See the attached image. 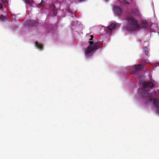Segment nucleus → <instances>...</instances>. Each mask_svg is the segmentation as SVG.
<instances>
[{
  "label": "nucleus",
  "instance_id": "ddd939ff",
  "mask_svg": "<svg viewBox=\"0 0 159 159\" xmlns=\"http://www.w3.org/2000/svg\"><path fill=\"white\" fill-rule=\"evenodd\" d=\"M25 3L27 4H29L30 6H32L33 3L34 2L33 1L30 0H25Z\"/></svg>",
  "mask_w": 159,
  "mask_h": 159
},
{
  "label": "nucleus",
  "instance_id": "412c9836",
  "mask_svg": "<svg viewBox=\"0 0 159 159\" xmlns=\"http://www.w3.org/2000/svg\"><path fill=\"white\" fill-rule=\"evenodd\" d=\"M80 2L84 1V0H78Z\"/></svg>",
  "mask_w": 159,
  "mask_h": 159
},
{
  "label": "nucleus",
  "instance_id": "4468645a",
  "mask_svg": "<svg viewBox=\"0 0 159 159\" xmlns=\"http://www.w3.org/2000/svg\"><path fill=\"white\" fill-rule=\"evenodd\" d=\"M2 3H0V9H3V4L4 3L3 0H2Z\"/></svg>",
  "mask_w": 159,
  "mask_h": 159
},
{
  "label": "nucleus",
  "instance_id": "7ed1b4c3",
  "mask_svg": "<svg viewBox=\"0 0 159 159\" xmlns=\"http://www.w3.org/2000/svg\"><path fill=\"white\" fill-rule=\"evenodd\" d=\"M89 42L90 45L86 49L85 54L86 55H90L93 51L96 50L101 47V44H98L96 43L93 44V42L92 41H89Z\"/></svg>",
  "mask_w": 159,
  "mask_h": 159
},
{
  "label": "nucleus",
  "instance_id": "5701e85b",
  "mask_svg": "<svg viewBox=\"0 0 159 159\" xmlns=\"http://www.w3.org/2000/svg\"><path fill=\"white\" fill-rule=\"evenodd\" d=\"M152 98H150V100L151 101H152Z\"/></svg>",
  "mask_w": 159,
  "mask_h": 159
},
{
  "label": "nucleus",
  "instance_id": "39448f33",
  "mask_svg": "<svg viewBox=\"0 0 159 159\" xmlns=\"http://www.w3.org/2000/svg\"><path fill=\"white\" fill-rule=\"evenodd\" d=\"M37 23L36 20H28L25 23V25L27 26H33L36 25Z\"/></svg>",
  "mask_w": 159,
  "mask_h": 159
},
{
  "label": "nucleus",
  "instance_id": "6ab92c4d",
  "mask_svg": "<svg viewBox=\"0 0 159 159\" xmlns=\"http://www.w3.org/2000/svg\"><path fill=\"white\" fill-rule=\"evenodd\" d=\"M147 52H146V53H145L147 56L149 57V56L148 54L149 52V50L147 51Z\"/></svg>",
  "mask_w": 159,
  "mask_h": 159
},
{
  "label": "nucleus",
  "instance_id": "f03ea898",
  "mask_svg": "<svg viewBox=\"0 0 159 159\" xmlns=\"http://www.w3.org/2000/svg\"><path fill=\"white\" fill-rule=\"evenodd\" d=\"M142 88L139 91L140 93L143 97H150V93L148 90L145 89L147 88L151 89L154 86V84L150 81H144L142 83Z\"/></svg>",
  "mask_w": 159,
  "mask_h": 159
},
{
  "label": "nucleus",
  "instance_id": "f3484780",
  "mask_svg": "<svg viewBox=\"0 0 159 159\" xmlns=\"http://www.w3.org/2000/svg\"><path fill=\"white\" fill-rule=\"evenodd\" d=\"M120 2L124 4L128 3V2L126 1V0H119Z\"/></svg>",
  "mask_w": 159,
  "mask_h": 159
},
{
  "label": "nucleus",
  "instance_id": "1a4fd4ad",
  "mask_svg": "<svg viewBox=\"0 0 159 159\" xmlns=\"http://www.w3.org/2000/svg\"><path fill=\"white\" fill-rule=\"evenodd\" d=\"M131 13L134 16H138L139 15V10L137 8L132 9L131 10Z\"/></svg>",
  "mask_w": 159,
  "mask_h": 159
},
{
  "label": "nucleus",
  "instance_id": "9b49d317",
  "mask_svg": "<svg viewBox=\"0 0 159 159\" xmlns=\"http://www.w3.org/2000/svg\"><path fill=\"white\" fill-rule=\"evenodd\" d=\"M35 45L38 48L41 50H43V46L42 44L39 43L36 41L35 42Z\"/></svg>",
  "mask_w": 159,
  "mask_h": 159
},
{
  "label": "nucleus",
  "instance_id": "6e6552de",
  "mask_svg": "<svg viewBox=\"0 0 159 159\" xmlns=\"http://www.w3.org/2000/svg\"><path fill=\"white\" fill-rule=\"evenodd\" d=\"M50 8L51 11L53 12V15L56 16L57 13V9L55 5L54 4H52L50 6Z\"/></svg>",
  "mask_w": 159,
  "mask_h": 159
},
{
  "label": "nucleus",
  "instance_id": "9d476101",
  "mask_svg": "<svg viewBox=\"0 0 159 159\" xmlns=\"http://www.w3.org/2000/svg\"><path fill=\"white\" fill-rule=\"evenodd\" d=\"M141 26L144 29H148V28L147 22L145 20H143L142 22Z\"/></svg>",
  "mask_w": 159,
  "mask_h": 159
},
{
  "label": "nucleus",
  "instance_id": "0eeeda50",
  "mask_svg": "<svg viewBox=\"0 0 159 159\" xmlns=\"http://www.w3.org/2000/svg\"><path fill=\"white\" fill-rule=\"evenodd\" d=\"M114 9L116 15L120 16L122 14V9L121 7L118 6H115Z\"/></svg>",
  "mask_w": 159,
  "mask_h": 159
},
{
  "label": "nucleus",
  "instance_id": "f257e3e1",
  "mask_svg": "<svg viewBox=\"0 0 159 159\" xmlns=\"http://www.w3.org/2000/svg\"><path fill=\"white\" fill-rule=\"evenodd\" d=\"M126 21L128 25V29L131 30H138L140 26L137 20L131 15H128L126 17Z\"/></svg>",
  "mask_w": 159,
  "mask_h": 159
},
{
  "label": "nucleus",
  "instance_id": "b1692460",
  "mask_svg": "<svg viewBox=\"0 0 159 159\" xmlns=\"http://www.w3.org/2000/svg\"><path fill=\"white\" fill-rule=\"evenodd\" d=\"M108 0H105L106 1H107Z\"/></svg>",
  "mask_w": 159,
  "mask_h": 159
},
{
  "label": "nucleus",
  "instance_id": "423d86ee",
  "mask_svg": "<svg viewBox=\"0 0 159 159\" xmlns=\"http://www.w3.org/2000/svg\"><path fill=\"white\" fill-rule=\"evenodd\" d=\"M153 103L157 108V112L159 114V99L157 98L154 99L153 100Z\"/></svg>",
  "mask_w": 159,
  "mask_h": 159
},
{
  "label": "nucleus",
  "instance_id": "20e7f679",
  "mask_svg": "<svg viewBox=\"0 0 159 159\" xmlns=\"http://www.w3.org/2000/svg\"><path fill=\"white\" fill-rule=\"evenodd\" d=\"M144 65L141 64L135 66L132 69L131 72L132 73L135 74L142 69L144 67Z\"/></svg>",
  "mask_w": 159,
  "mask_h": 159
},
{
  "label": "nucleus",
  "instance_id": "a211bd4d",
  "mask_svg": "<svg viewBox=\"0 0 159 159\" xmlns=\"http://www.w3.org/2000/svg\"><path fill=\"white\" fill-rule=\"evenodd\" d=\"M44 4V2L43 0H42L41 2L39 4V5L41 6H43Z\"/></svg>",
  "mask_w": 159,
  "mask_h": 159
},
{
  "label": "nucleus",
  "instance_id": "f8f14e48",
  "mask_svg": "<svg viewBox=\"0 0 159 159\" xmlns=\"http://www.w3.org/2000/svg\"><path fill=\"white\" fill-rule=\"evenodd\" d=\"M116 24L112 23L108 27V29L110 30H112L116 27Z\"/></svg>",
  "mask_w": 159,
  "mask_h": 159
},
{
  "label": "nucleus",
  "instance_id": "4be33fe9",
  "mask_svg": "<svg viewBox=\"0 0 159 159\" xmlns=\"http://www.w3.org/2000/svg\"><path fill=\"white\" fill-rule=\"evenodd\" d=\"M153 92L155 94H156V91L155 90H154L153 91Z\"/></svg>",
  "mask_w": 159,
  "mask_h": 159
},
{
  "label": "nucleus",
  "instance_id": "aec40b11",
  "mask_svg": "<svg viewBox=\"0 0 159 159\" xmlns=\"http://www.w3.org/2000/svg\"><path fill=\"white\" fill-rule=\"evenodd\" d=\"M90 37H91V38L89 39V40H92L93 38V35H91Z\"/></svg>",
  "mask_w": 159,
  "mask_h": 159
},
{
  "label": "nucleus",
  "instance_id": "2eb2a0df",
  "mask_svg": "<svg viewBox=\"0 0 159 159\" xmlns=\"http://www.w3.org/2000/svg\"><path fill=\"white\" fill-rule=\"evenodd\" d=\"M143 48L145 53H146V52H147V51L149 50V49L147 47H144Z\"/></svg>",
  "mask_w": 159,
  "mask_h": 159
},
{
  "label": "nucleus",
  "instance_id": "dca6fc26",
  "mask_svg": "<svg viewBox=\"0 0 159 159\" xmlns=\"http://www.w3.org/2000/svg\"><path fill=\"white\" fill-rule=\"evenodd\" d=\"M5 17L2 14L1 15V16L0 17V20H4L5 19Z\"/></svg>",
  "mask_w": 159,
  "mask_h": 159
}]
</instances>
